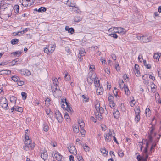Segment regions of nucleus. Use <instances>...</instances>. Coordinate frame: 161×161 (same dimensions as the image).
Returning <instances> with one entry per match:
<instances>
[{"label":"nucleus","mask_w":161,"mask_h":161,"mask_svg":"<svg viewBox=\"0 0 161 161\" xmlns=\"http://www.w3.org/2000/svg\"><path fill=\"white\" fill-rule=\"evenodd\" d=\"M94 83L96 87H97L99 86H100L99 80L97 81L96 79H95Z\"/></svg>","instance_id":"cd10ccee"},{"label":"nucleus","mask_w":161,"mask_h":161,"mask_svg":"<svg viewBox=\"0 0 161 161\" xmlns=\"http://www.w3.org/2000/svg\"><path fill=\"white\" fill-rule=\"evenodd\" d=\"M135 100L134 99L132 100L130 103V105L131 107H133L135 104Z\"/></svg>","instance_id":"052dcab7"},{"label":"nucleus","mask_w":161,"mask_h":161,"mask_svg":"<svg viewBox=\"0 0 161 161\" xmlns=\"http://www.w3.org/2000/svg\"><path fill=\"white\" fill-rule=\"evenodd\" d=\"M41 157L44 161H45V160L47 159L48 157V155L46 150H45L42 152H41Z\"/></svg>","instance_id":"f8f14e48"},{"label":"nucleus","mask_w":161,"mask_h":161,"mask_svg":"<svg viewBox=\"0 0 161 161\" xmlns=\"http://www.w3.org/2000/svg\"><path fill=\"white\" fill-rule=\"evenodd\" d=\"M80 133L82 135H85L86 134V131L84 129H82L80 130Z\"/></svg>","instance_id":"bf43d9fd"},{"label":"nucleus","mask_w":161,"mask_h":161,"mask_svg":"<svg viewBox=\"0 0 161 161\" xmlns=\"http://www.w3.org/2000/svg\"><path fill=\"white\" fill-rule=\"evenodd\" d=\"M142 157L140 155H138L137 157V159L138 161H140L142 160Z\"/></svg>","instance_id":"774afa93"},{"label":"nucleus","mask_w":161,"mask_h":161,"mask_svg":"<svg viewBox=\"0 0 161 161\" xmlns=\"http://www.w3.org/2000/svg\"><path fill=\"white\" fill-rule=\"evenodd\" d=\"M110 36L114 37V39H117L118 37V35L115 32L114 33L110 34L109 35Z\"/></svg>","instance_id":"a19ab883"},{"label":"nucleus","mask_w":161,"mask_h":161,"mask_svg":"<svg viewBox=\"0 0 161 161\" xmlns=\"http://www.w3.org/2000/svg\"><path fill=\"white\" fill-rule=\"evenodd\" d=\"M52 156L53 157H55L56 159L58 161H62V159H63L62 156L56 151H55V153H52Z\"/></svg>","instance_id":"7ed1b4c3"},{"label":"nucleus","mask_w":161,"mask_h":161,"mask_svg":"<svg viewBox=\"0 0 161 161\" xmlns=\"http://www.w3.org/2000/svg\"><path fill=\"white\" fill-rule=\"evenodd\" d=\"M150 37L147 36L146 35H143L142 36L141 42L143 43H147L149 42L150 41Z\"/></svg>","instance_id":"9b49d317"},{"label":"nucleus","mask_w":161,"mask_h":161,"mask_svg":"<svg viewBox=\"0 0 161 161\" xmlns=\"http://www.w3.org/2000/svg\"><path fill=\"white\" fill-rule=\"evenodd\" d=\"M114 97L113 96L110 95L108 97V100L110 102V106L112 108L115 106V103H114Z\"/></svg>","instance_id":"9d476101"},{"label":"nucleus","mask_w":161,"mask_h":161,"mask_svg":"<svg viewBox=\"0 0 161 161\" xmlns=\"http://www.w3.org/2000/svg\"><path fill=\"white\" fill-rule=\"evenodd\" d=\"M77 159L79 161H83V159L82 156H80L77 157Z\"/></svg>","instance_id":"e2e57ef3"},{"label":"nucleus","mask_w":161,"mask_h":161,"mask_svg":"<svg viewBox=\"0 0 161 161\" xmlns=\"http://www.w3.org/2000/svg\"><path fill=\"white\" fill-rule=\"evenodd\" d=\"M28 132V130H26L25 131V141H26V140H29V137L27 135V134Z\"/></svg>","instance_id":"37998d69"},{"label":"nucleus","mask_w":161,"mask_h":161,"mask_svg":"<svg viewBox=\"0 0 161 161\" xmlns=\"http://www.w3.org/2000/svg\"><path fill=\"white\" fill-rule=\"evenodd\" d=\"M19 40L18 39H14L11 41V43L13 45H14L17 43V42H19Z\"/></svg>","instance_id":"72a5a7b5"},{"label":"nucleus","mask_w":161,"mask_h":161,"mask_svg":"<svg viewBox=\"0 0 161 161\" xmlns=\"http://www.w3.org/2000/svg\"><path fill=\"white\" fill-rule=\"evenodd\" d=\"M97 87V88L96 89L97 94L100 95L102 94L103 92V88L101 86H99Z\"/></svg>","instance_id":"4468645a"},{"label":"nucleus","mask_w":161,"mask_h":161,"mask_svg":"<svg viewBox=\"0 0 161 161\" xmlns=\"http://www.w3.org/2000/svg\"><path fill=\"white\" fill-rule=\"evenodd\" d=\"M148 147V143H147V147H146L144 150H143V156L144 158L142 157V161H147V159L148 157V154L147 153V148Z\"/></svg>","instance_id":"20e7f679"},{"label":"nucleus","mask_w":161,"mask_h":161,"mask_svg":"<svg viewBox=\"0 0 161 161\" xmlns=\"http://www.w3.org/2000/svg\"><path fill=\"white\" fill-rule=\"evenodd\" d=\"M21 95L23 100H25L27 97V94L24 92H21Z\"/></svg>","instance_id":"79ce46f5"},{"label":"nucleus","mask_w":161,"mask_h":161,"mask_svg":"<svg viewBox=\"0 0 161 161\" xmlns=\"http://www.w3.org/2000/svg\"><path fill=\"white\" fill-rule=\"evenodd\" d=\"M150 110L149 108H147L146 109V110H145V114H146V116H147V113H148V115H149L150 114Z\"/></svg>","instance_id":"8fccbe9b"},{"label":"nucleus","mask_w":161,"mask_h":161,"mask_svg":"<svg viewBox=\"0 0 161 161\" xmlns=\"http://www.w3.org/2000/svg\"><path fill=\"white\" fill-rule=\"evenodd\" d=\"M64 99H62V101H61V107L62 108H65V107H64L65 105H64Z\"/></svg>","instance_id":"13d9d810"},{"label":"nucleus","mask_w":161,"mask_h":161,"mask_svg":"<svg viewBox=\"0 0 161 161\" xmlns=\"http://www.w3.org/2000/svg\"><path fill=\"white\" fill-rule=\"evenodd\" d=\"M89 101V98L87 96L84 98H83V101L84 103H86V102H88Z\"/></svg>","instance_id":"603ef678"},{"label":"nucleus","mask_w":161,"mask_h":161,"mask_svg":"<svg viewBox=\"0 0 161 161\" xmlns=\"http://www.w3.org/2000/svg\"><path fill=\"white\" fill-rule=\"evenodd\" d=\"M49 127L46 124H44L43 129L44 131L47 132L48 130Z\"/></svg>","instance_id":"58836bf2"},{"label":"nucleus","mask_w":161,"mask_h":161,"mask_svg":"<svg viewBox=\"0 0 161 161\" xmlns=\"http://www.w3.org/2000/svg\"><path fill=\"white\" fill-rule=\"evenodd\" d=\"M11 73V71L8 70H2L0 71V75H5Z\"/></svg>","instance_id":"dca6fc26"},{"label":"nucleus","mask_w":161,"mask_h":161,"mask_svg":"<svg viewBox=\"0 0 161 161\" xmlns=\"http://www.w3.org/2000/svg\"><path fill=\"white\" fill-rule=\"evenodd\" d=\"M2 106V107L4 109L6 110L9 108V107L8 106V103H5L4 104H2L1 105Z\"/></svg>","instance_id":"c756f323"},{"label":"nucleus","mask_w":161,"mask_h":161,"mask_svg":"<svg viewBox=\"0 0 161 161\" xmlns=\"http://www.w3.org/2000/svg\"><path fill=\"white\" fill-rule=\"evenodd\" d=\"M7 102L8 101L4 97H3L1 98L0 101V104L1 105L7 103Z\"/></svg>","instance_id":"f3484780"},{"label":"nucleus","mask_w":161,"mask_h":161,"mask_svg":"<svg viewBox=\"0 0 161 161\" xmlns=\"http://www.w3.org/2000/svg\"><path fill=\"white\" fill-rule=\"evenodd\" d=\"M100 151L103 154V155L104 156H106L107 155L108 152V151H106V149L104 148L102 149H101Z\"/></svg>","instance_id":"6ab92c4d"},{"label":"nucleus","mask_w":161,"mask_h":161,"mask_svg":"<svg viewBox=\"0 0 161 161\" xmlns=\"http://www.w3.org/2000/svg\"><path fill=\"white\" fill-rule=\"evenodd\" d=\"M12 80L14 82H17L20 80L19 78L17 76L14 75L11 77Z\"/></svg>","instance_id":"b1692460"},{"label":"nucleus","mask_w":161,"mask_h":161,"mask_svg":"<svg viewBox=\"0 0 161 161\" xmlns=\"http://www.w3.org/2000/svg\"><path fill=\"white\" fill-rule=\"evenodd\" d=\"M64 117L65 119L67 120V121H69V115H66V114H64Z\"/></svg>","instance_id":"6e6d98bb"},{"label":"nucleus","mask_w":161,"mask_h":161,"mask_svg":"<svg viewBox=\"0 0 161 161\" xmlns=\"http://www.w3.org/2000/svg\"><path fill=\"white\" fill-rule=\"evenodd\" d=\"M150 125H151L152 126L150 128V134L152 135L155 130V125H152V123H151Z\"/></svg>","instance_id":"5701e85b"},{"label":"nucleus","mask_w":161,"mask_h":161,"mask_svg":"<svg viewBox=\"0 0 161 161\" xmlns=\"http://www.w3.org/2000/svg\"><path fill=\"white\" fill-rule=\"evenodd\" d=\"M65 30L68 31L69 33H71V34H73L74 32V29L73 28H69V26H66L65 27Z\"/></svg>","instance_id":"2eb2a0df"},{"label":"nucleus","mask_w":161,"mask_h":161,"mask_svg":"<svg viewBox=\"0 0 161 161\" xmlns=\"http://www.w3.org/2000/svg\"><path fill=\"white\" fill-rule=\"evenodd\" d=\"M25 144H28L29 145L30 148L31 149H33L35 146V143H33L31 140L29 139V140H26V141H25Z\"/></svg>","instance_id":"1a4fd4ad"},{"label":"nucleus","mask_w":161,"mask_h":161,"mask_svg":"<svg viewBox=\"0 0 161 161\" xmlns=\"http://www.w3.org/2000/svg\"><path fill=\"white\" fill-rule=\"evenodd\" d=\"M106 126L105 125H102L101 126V127L102 128V129L103 130H104L105 131L106 130Z\"/></svg>","instance_id":"680f3d73"},{"label":"nucleus","mask_w":161,"mask_h":161,"mask_svg":"<svg viewBox=\"0 0 161 161\" xmlns=\"http://www.w3.org/2000/svg\"><path fill=\"white\" fill-rule=\"evenodd\" d=\"M86 54V52L84 49H81L79 51V55L78 57L80 58H81V57L84 56Z\"/></svg>","instance_id":"a211bd4d"},{"label":"nucleus","mask_w":161,"mask_h":161,"mask_svg":"<svg viewBox=\"0 0 161 161\" xmlns=\"http://www.w3.org/2000/svg\"><path fill=\"white\" fill-rule=\"evenodd\" d=\"M68 148L71 153L74 155H75L77 154V151L74 146H69Z\"/></svg>","instance_id":"6e6552de"},{"label":"nucleus","mask_w":161,"mask_h":161,"mask_svg":"<svg viewBox=\"0 0 161 161\" xmlns=\"http://www.w3.org/2000/svg\"><path fill=\"white\" fill-rule=\"evenodd\" d=\"M113 115L114 118L118 119L120 113L118 110H116L114 112Z\"/></svg>","instance_id":"412c9836"},{"label":"nucleus","mask_w":161,"mask_h":161,"mask_svg":"<svg viewBox=\"0 0 161 161\" xmlns=\"http://www.w3.org/2000/svg\"><path fill=\"white\" fill-rule=\"evenodd\" d=\"M46 10L47 8H46L41 7L38 9L37 11L39 12H43L46 11Z\"/></svg>","instance_id":"bb28decb"},{"label":"nucleus","mask_w":161,"mask_h":161,"mask_svg":"<svg viewBox=\"0 0 161 161\" xmlns=\"http://www.w3.org/2000/svg\"><path fill=\"white\" fill-rule=\"evenodd\" d=\"M53 83L54 86H56L58 85V80L57 78H55L54 80H53Z\"/></svg>","instance_id":"de8ad7c7"},{"label":"nucleus","mask_w":161,"mask_h":161,"mask_svg":"<svg viewBox=\"0 0 161 161\" xmlns=\"http://www.w3.org/2000/svg\"><path fill=\"white\" fill-rule=\"evenodd\" d=\"M21 53L22 52L20 51L19 52V51H17L14 52H13L11 54L15 56H16L17 55V56L19 57L21 54Z\"/></svg>","instance_id":"473e14b6"},{"label":"nucleus","mask_w":161,"mask_h":161,"mask_svg":"<svg viewBox=\"0 0 161 161\" xmlns=\"http://www.w3.org/2000/svg\"><path fill=\"white\" fill-rule=\"evenodd\" d=\"M29 148H30V147L28 144H25V146H24V149L25 150L27 151L28 149Z\"/></svg>","instance_id":"4d7b16f0"},{"label":"nucleus","mask_w":161,"mask_h":161,"mask_svg":"<svg viewBox=\"0 0 161 161\" xmlns=\"http://www.w3.org/2000/svg\"><path fill=\"white\" fill-rule=\"evenodd\" d=\"M15 111L21 112H23V109L22 107H19L18 108H15Z\"/></svg>","instance_id":"49530a36"},{"label":"nucleus","mask_w":161,"mask_h":161,"mask_svg":"<svg viewBox=\"0 0 161 161\" xmlns=\"http://www.w3.org/2000/svg\"><path fill=\"white\" fill-rule=\"evenodd\" d=\"M147 75H144L143 76H142V79H143V80H144L143 81V83L144 84H148V83H149V82L148 81H147V80H145V78H147Z\"/></svg>","instance_id":"e433bc0d"},{"label":"nucleus","mask_w":161,"mask_h":161,"mask_svg":"<svg viewBox=\"0 0 161 161\" xmlns=\"http://www.w3.org/2000/svg\"><path fill=\"white\" fill-rule=\"evenodd\" d=\"M20 73L22 75L27 76H28L31 75L30 72L28 70L26 69H24L21 70Z\"/></svg>","instance_id":"ddd939ff"},{"label":"nucleus","mask_w":161,"mask_h":161,"mask_svg":"<svg viewBox=\"0 0 161 161\" xmlns=\"http://www.w3.org/2000/svg\"><path fill=\"white\" fill-rule=\"evenodd\" d=\"M135 119L137 122H138L139 121L140 119V115H135Z\"/></svg>","instance_id":"09e8293b"},{"label":"nucleus","mask_w":161,"mask_h":161,"mask_svg":"<svg viewBox=\"0 0 161 161\" xmlns=\"http://www.w3.org/2000/svg\"><path fill=\"white\" fill-rule=\"evenodd\" d=\"M90 119L92 120L93 122L94 123L96 122V119H95V118L93 116H91L90 118Z\"/></svg>","instance_id":"0e129e2a"},{"label":"nucleus","mask_w":161,"mask_h":161,"mask_svg":"<svg viewBox=\"0 0 161 161\" xmlns=\"http://www.w3.org/2000/svg\"><path fill=\"white\" fill-rule=\"evenodd\" d=\"M81 20L82 18L80 16H75L74 18V21L76 22H79Z\"/></svg>","instance_id":"aec40b11"},{"label":"nucleus","mask_w":161,"mask_h":161,"mask_svg":"<svg viewBox=\"0 0 161 161\" xmlns=\"http://www.w3.org/2000/svg\"><path fill=\"white\" fill-rule=\"evenodd\" d=\"M95 108L96 110V112H95V117L99 120H101L103 118L102 114L104 112V109L102 107H100V104L97 103L95 106Z\"/></svg>","instance_id":"f257e3e1"},{"label":"nucleus","mask_w":161,"mask_h":161,"mask_svg":"<svg viewBox=\"0 0 161 161\" xmlns=\"http://www.w3.org/2000/svg\"><path fill=\"white\" fill-rule=\"evenodd\" d=\"M114 28L116 30L114 32L115 33H118L124 34L126 33V30L124 28L121 27H114Z\"/></svg>","instance_id":"0eeeda50"},{"label":"nucleus","mask_w":161,"mask_h":161,"mask_svg":"<svg viewBox=\"0 0 161 161\" xmlns=\"http://www.w3.org/2000/svg\"><path fill=\"white\" fill-rule=\"evenodd\" d=\"M73 131L75 133H77L79 131V128L78 126H75L73 128Z\"/></svg>","instance_id":"ea45409f"},{"label":"nucleus","mask_w":161,"mask_h":161,"mask_svg":"<svg viewBox=\"0 0 161 161\" xmlns=\"http://www.w3.org/2000/svg\"><path fill=\"white\" fill-rule=\"evenodd\" d=\"M124 88L125 94L128 95H129L130 94V91L128 86H126Z\"/></svg>","instance_id":"393cba45"},{"label":"nucleus","mask_w":161,"mask_h":161,"mask_svg":"<svg viewBox=\"0 0 161 161\" xmlns=\"http://www.w3.org/2000/svg\"><path fill=\"white\" fill-rule=\"evenodd\" d=\"M143 62L145 66L147 69H150L151 68V66L150 64H147L146 61V60H143Z\"/></svg>","instance_id":"c85d7f7f"},{"label":"nucleus","mask_w":161,"mask_h":161,"mask_svg":"<svg viewBox=\"0 0 161 161\" xmlns=\"http://www.w3.org/2000/svg\"><path fill=\"white\" fill-rule=\"evenodd\" d=\"M55 45H53L51 46V49H50V47L49 46H47L46 48H44V52L45 53L48 54L49 53L53 52L55 49Z\"/></svg>","instance_id":"423d86ee"},{"label":"nucleus","mask_w":161,"mask_h":161,"mask_svg":"<svg viewBox=\"0 0 161 161\" xmlns=\"http://www.w3.org/2000/svg\"><path fill=\"white\" fill-rule=\"evenodd\" d=\"M156 144L154 143H153L152 144L150 149V152H152L153 148L155 147L156 146Z\"/></svg>","instance_id":"864d4df0"},{"label":"nucleus","mask_w":161,"mask_h":161,"mask_svg":"<svg viewBox=\"0 0 161 161\" xmlns=\"http://www.w3.org/2000/svg\"><path fill=\"white\" fill-rule=\"evenodd\" d=\"M154 57L155 59H156L157 60V61L158 62L159 61V59L160 57V56L159 55V54L158 53H157L154 54Z\"/></svg>","instance_id":"4c0bfd02"},{"label":"nucleus","mask_w":161,"mask_h":161,"mask_svg":"<svg viewBox=\"0 0 161 161\" xmlns=\"http://www.w3.org/2000/svg\"><path fill=\"white\" fill-rule=\"evenodd\" d=\"M115 69L117 71H118L120 70V67L118 64H116L115 65Z\"/></svg>","instance_id":"69168bd1"},{"label":"nucleus","mask_w":161,"mask_h":161,"mask_svg":"<svg viewBox=\"0 0 161 161\" xmlns=\"http://www.w3.org/2000/svg\"><path fill=\"white\" fill-rule=\"evenodd\" d=\"M64 78L66 80L69 81L70 80V77L69 75L68 74H65L64 76Z\"/></svg>","instance_id":"a18cd8bd"},{"label":"nucleus","mask_w":161,"mask_h":161,"mask_svg":"<svg viewBox=\"0 0 161 161\" xmlns=\"http://www.w3.org/2000/svg\"><path fill=\"white\" fill-rule=\"evenodd\" d=\"M65 109L67 110V111L69 112H72V110L71 107H70L69 104H68L66 105V108H65Z\"/></svg>","instance_id":"f704fd0d"},{"label":"nucleus","mask_w":161,"mask_h":161,"mask_svg":"<svg viewBox=\"0 0 161 161\" xmlns=\"http://www.w3.org/2000/svg\"><path fill=\"white\" fill-rule=\"evenodd\" d=\"M112 132L114 134H115L114 131L111 132L110 130L109 133H105L104 135L105 140L107 142H110L112 139Z\"/></svg>","instance_id":"39448f33"},{"label":"nucleus","mask_w":161,"mask_h":161,"mask_svg":"<svg viewBox=\"0 0 161 161\" xmlns=\"http://www.w3.org/2000/svg\"><path fill=\"white\" fill-rule=\"evenodd\" d=\"M55 117L57 119L58 121L61 123L63 121V118L61 113L58 110H56L55 113Z\"/></svg>","instance_id":"f03ea898"},{"label":"nucleus","mask_w":161,"mask_h":161,"mask_svg":"<svg viewBox=\"0 0 161 161\" xmlns=\"http://www.w3.org/2000/svg\"><path fill=\"white\" fill-rule=\"evenodd\" d=\"M114 93L116 96H117V89L116 88H114Z\"/></svg>","instance_id":"338daca9"},{"label":"nucleus","mask_w":161,"mask_h":161,"mask_svg":"<svg viewBox=\"0 0 161 161\" xmlns=\"http://www.w3.org/2000/svg\"><path fill=\"white\" fill-rule=\"evenodd\" d=\"M135 72L136 75L137 77H138L140 76V72L139 70H136L135 71Z\"/></svg>","instance_id":"5fc2aeb1"},{"label":"nucleus","mask_w":161,"mask_h":161,"mask_svg":"<svg viewBox=\"0 0 161 161\" xmlns=\"http://www.w3.org/2000/svg\"><path fill=\"white\" fill-rule=\"evenodd\" d=\"M136 115H140V110L139 107L137 108L134 109Z\"/></svg>","instance_id":"c9c22d12"},{"label":"nucleus","mask_w":161,"mask_h":161,"mask_svg":"<svg viewBox=\"0 0 161 161\" xmlns=\"http://www.w3.org/2000/svg\"><path fill=\"white\" fill-rule=\"evenodd\" d=\"M19 7L18 5H15L14 7V12L16 13H18L19 12Z\"/></svg>","instance_id":"a878e982"},{"label":"nucleus","mask_w":161,"mask_h":161,"mask_svg":"<svg viewBox=\"0 0 161 161\" xmlns=\"http://www.w3.org/2000/svg\"><path fill=\"white\" fill-rule=\"evenodd\" d=\"M83 149H84V150L85 151L87 152V151H89L90 148L86 144H84L83 145Z\"/></svg>","instance_id":"7c9ffc66"},{"label":"nucleus","mask_w":161,"mask_h":161,"mask_svg":"<svg viewBox=\"0 0 161 161\" xmlns=\"http://www.w3.org/2000/svg\"><path fill=\"white\" fill-rule=\"evenodd\" d=\"M17 83L18 85L19 86H21L24 84V82L23 81L20 80H19V81L17 82Z\"/></svg>","instance_id":"3c124183"},{"label":"nucleus","mask_w":161,"mask_h":161,"mask_svg":"<svg viewBox=\"0 0 161 161\" xmlns=\"http://www.w3.org/2000/svg\"><path fill=\"white\" fill-rule=\"evenodd\" d=\"M148 138L149 139L148 141H147V139H145V141L146 142V143H148L149 145V143L151 142L152 141V135L149 134L148 136ZM146 147H147V145H146Z\"/></svg>","instance_id":"4be33fe9"},{"label":"nucleus","mask_w":161,"mask_h":161,"mask_svg":"<svg viewBox=\"0 0 161 161\" xmlns=\"http://www.w3.org/2000/svg\"><path fill=\"white\" fill-rule=\"evenodd\" d=\"M119 85L120 88L122 89L123 88L125 87V85L123 80H122L121 82L119 83Z\"/></svg>","instance_id":"c03bdc74"},{"label":"nucleus","mask_w":161,"mask_h":161,"mask_svg":"<svg viewBox=\"0 0 161 161\" xmlns=\"http://www.w3.org/2000/svg\"><path fill=\"white\" fill-rule=\"evenodd\" d=\"M17 98L14 96H12L10 97V100L11 102H14L16 103L17 100Z\"/></svg>","instance_id":"2f4dec72"}]
</instances>
